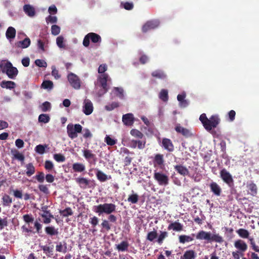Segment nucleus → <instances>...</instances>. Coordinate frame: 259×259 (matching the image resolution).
<instances>
[{"label": "nucleus", "mask_w": 259, "mask_h": 259, "mask_svg": "<svg viewBox=\"0 0 259 259\" xmlns=\"http://www.w3.org/2000/svg\"><path fill=\"white\" fill-rule=\"evenodd\" d=\"M74 128V127L72 124H69L67 126V132L68 135L72 139L77 137V134Z\"/></svg>", "instance_id": "24"}, {"label": "nucleus", "mask_w": 259, "mask_h": 259, "mask_svg": "<svg viewBox=\"0 0 259 259\" xmlns=\"http://www.w3.org/2000/svg\"><path fill=\"white\" fill-rule=\"evenodd\" d=\"M195 234H192L191 235H182L179 237V241L180 243L185 244L187 242L193 241Z\"/></svg>", "instance_id": "19"}, {"label": "nucleus", "mask_w": 259, "mask_h": 259, "mask_svg": "<svg viewBox=\"0 0 259 259\" xmlns=\"http://www.w3.org/2000/svg\"><path fill=\"white\" fill-rule=\"evenodd\" d=\"M72 169L74 172H81L85 170V165L81 163L76 162L72 164Z\"/></svg>", "instance_id": "26"}, {"label": "nucleus", "mask_w": 259, "mask_h": 259, "mask_svg": "<svg viewBox=\"0 0 259 259\" xmlns=\"http://www.w3.org/2000/svg\"><path fill=\"white\" fill-rule=\"evenodd\" d=\"M47 147L46 145H38L35 148L36 152L40 154H42L45 152V148Z\"/></svg>", "instance_id": "45"}, {"label": "nucleus", "mask_w": 259, "mask_h": 259, "mask_svg": "<svg viewBox=\"0 0 259 259\" xmlns=\"http://www.w3.org/2000/svg\"><path fill=\"white\" fill-rule=\"evenodd\" d=\"M105 142L109 146H113L116 143V140L112 139L109 136H106L105 138Z\"/></svg>", "instance_id": "50"}, {"label": "nucleus", "mask_w": 259, "mask_h": 259, "mask_svg": "<svg viewBox=\"0 0 259 259\" xmlns=\"http://www.w3.org/2000/svg\"><path fill=\"white\" fill-rule=\"evenodd\" d=\"M11 152L15 159H18L21 161H23L24 160V155L22 154L19 153L17 150H15L14 151L12 150Z\"/></svg>", "instance_id": "41"}, {"label": "nucleus", "mask_w": 259, "mask_h": 259, "mask_svg": "<svg viewBox=\"0 0 259 259\" xmlns=\"http://www.w3.org/2000/svg\"><path fill=\"white\" fill-rule=\"evenodd\" d=\"M89 223L92 225V227H96L99 223V219L96 217L94 216L90 219Z\"/></svg>", "instance_id": "57"}, {"label": "nucleus", "mask_w": 259, "mask_h": 259, "mask_svg": "<svg viewBox=\"0 0 259 259\" xmlns=\"http://www.w3.org/2000/svg\"><path fill=\"white\" fill-rule=\"evenodd\" d=\"M128 243L126 241H123L120 244L116 245V248L119 251H125L128 249Z\"/></svg>", "instance_id": "29"}, {"label": "nucleus", "mask_w": 259, "mask_h": 259, "mask_svg": "<svg viewBox=\"0 0 259 259\" xmlns=\"http://www.w3.org/2000/svg\"><path fill=\"white\" fill-rule=\"evenodd\" d=\"M26 168V174L28 177L33 175L35 171V169L32 163H29L25 166Z\"/></svg>", "instance_id": "31"}, {"label": "nucleus", "mask_w": 259, "mask_h": 259, "mask_svg": "<svg viewBox=\"0 0 259 259\" xmlns=\"http://www.w3.org/2000/svg\"><path fill=\"white\" fill-rule=\"evenodd\" d=\"M236 115V112L234 110H232L228 113V119L230 121L232 122L234 120Z\"/></svg>", "instance_id": "60"}, {"label": "nucleus", "mask_w": 259, "mask_h": 259, "mask_svg": "<svg viewBox=\"0 0 259 259\" xmlns=\"http://www.w3.org/2000/svg\"><path fill=\"white\" fill-rule=\"evenodd\" d=\"M53 157L54 159L58 162H64L65 161V156L61 154H55Z\"/></svg>", "instance_id": "51"}, {"label": "nucleus", "mask_w": 259, "mask_h": 259, "mask_svg": "<svg viewBox=\"0 0 259 259\" xmlns=\"http://www.w3.org/2000/svg\"><path fill=\"white\" fill-rule=\"evenodd\" d=\"M107 66L105 64H101L98 68V73L101 74H104V72L107 70Z\"/></svg>", "instance_id": "64"}, {"label": "nucleus", "mask_w": 259, "mask_h": 259, "mask_svg": "<svg viewBox=\"0 0 259 259\" xmlns=\"http://www.w3.org/2000/svg\"><path fill=\"white\" fill-rule=\"evenodd\" d=\"M220 122V119L217 115H212L207 119L206 124H204V128L208 132H210L213 128H215Z\"/></svg>", "instance_id": "7"}, {"label": "nucleus", "mask_w": 259, "mask_h": 259, "mask_svg": "<svg viewBox=\"0 0 259 259\" xmlns=\"http://www.w3.org/2000/svg\"><path fill=\"white\" fill-rule=\"evenodd\" d=\"M41 248L44 251V252L47 255V256L50 257L53 255V247H50L47 245H44L41 246Z\"/></svg>", "instance_id": "37"}, {"label": "nucleus", "mask_w": 259, "mask_h": 259, "mask_svg": "<svg viewBox=\"0 0 259 259\" xmlns=\"http://www.w3.org/2000/svg\"><path fill=\"white\" fill-rule=\"evenodd\" d=\"M198 240H205L208 242H215L221 243L224 241L223 238L219 234H211L210 232L201 230L196 235Z\"/></svg>", "instance_id": "1"}, {"label": "nucleus", "mask_w": 259, "mask_h": 259, "mask_svg": "<svg viewBox=\"0 0 259 259\" xmlns=\"http://www.w3.org/2000/svg\"><path fill=\"white\" fill-rule=\"evenodd\" d=\"M113 90L115 92L117 96L120 98L123 97V90L122 88L115 87Z\"/></svg>", "instance_id": "62"}, {"label": "nucleus", "mask_w": 259, "mask_h": 259, "mask_svg": "<svg viewBox=\"0 0 259 259\" xmlns=\"http://www.w3.org/2000/svg\"><path fill=\"white\" fill-rule=\"evenodd\" d=\"M50 120V116H49V115L46 114H41L39 115L38 116V121L39 122L46 123L49 122Z\"/></svg>", "instance_id": "39"}, {"label": "nucleus", "mask_w": 259, "mask_h": 259, "mask_svg": "<svg viewBox=\"0 0 259 259\" xmlns=\"http://www.w3.org/2000/svg\"><path fill=\"white\" fill-rule=\"evenodd\" d=\"M176 171L180 175L185 177L189 174L188 169L185 166L182 164H178L174 166Z\"/></svg>", "instance_id": "14"}, {"label": "nucleus", "mask_w": 259, "mask_h": 259, "mask_svg": "<svg viewBox=\"0 0 259 259\" xmlns=\"http://www.w3.org/2000/svg\"><path fill=\"white\" fill-rule=\"evenodd\" d=\"M8 226L7 218H0V230H3L5 227Z\"/></svg>", "instance_id": "59"}, {"label": "nucleus", "mask_w": 259, "mask_h": 259, "mask_svg": "<svg viewBox=\"0 0 259 259\" xmlns=\"http://www.w3.org/2000/svg\"><path fill=\"white\" fill-rule=\"evenodd\" d=\"M0 85L2 88L12 90L16 87V83L12 81L3 80L1 82Z\"/></svg>", "instance_id": "23"}, {"label": "nucleus", "mask_w": 259, "mask_h": 259, "mask_svg": "<svg viewBox=\"0 0 259 259\" xmlns=\"http://www.w3.org/2000/svg\"><path fill=\"white\" fill-rule=\"evenodd\" d=\"M23 11L30 17H32L35 15L34 8L29 4H26L23 6Z\"/></svg>", "instance_id": "17"}, {"label": "nucleus", "mask_w": 259, "mask_h": 259, "mask_svg": "<svg viewBox=\"0 0 259 259\" xmlns=\"http://www.w3.org/2000/svg\"><path fill=\"white\" fill-rule=\"evenodd\" d=\"M6 37L8 39L14 38L16 36V30L13 27H9L6 33Z\"/></svg>", "instance_id": "33"}, {"label": "nucleus", "mask_w": 259, "mask_h": 259, "mask_svg": "<svg viewBox=\"0 0 259 259\" xmlns=\"http://www.w3.org/2000/svg\"><path fill=\"white\" fill-rule=\"evenodd\" d=\"M4 206H10L12 203V198L8 195L5 194L2 197Z\"/></svg>", "instance_id": "36"}, {"label": "nucleus", "mask_w": 259, "mask_h": 259, "mask_svg": "<svg viewBox=\"0 0 259 259\" xmlns=\"http://www.w3.org/2000/svg\"><path fill=\"white\" fill-rule=\"evenodd\" d=\"M96 176L97 177V179L101 182H104L106 181L107 180L111 179V176H107L105 173H104L102 171L97 169H96Z\"/></svg>", "instance_id": "18"}, {"label": "nucleus", "mask_w": 259, "mask_h": 259, "mask_svg": "<svg viewBox=\"0 0 259 259\" xmlns=\"http://www.w3.org/2000/svg\"><path fill=\"white\" fill-rule=\"evenodd\" d=\"M148 61H149L148 57L145 54L141 55V57L139 58V61H140V63L142 64H146V63H147L148 62Z\"/></svg>", "instance_id": "61"}, {"label": "nucleus", "mask_w": 259, "mask_h": 259, "mask_svg": "<svg viewBox=\"0 0 259 259\" xmlns=\"http://www.w3.org/2000/svg\"><path fill=\"white\" fill-rule=\"evenodd\" d=\"M119 106L118 102H112L105 106V109L107 111H111Z\"/></svg>", "instance_id": "46"}, {"label": "nucleus", "mask_w": 259, "mask_h": 259, "mask_svg": "<svg viewBox=\"0 0 259 259\" xmlns=\"http://www.w3.org/2000/svg\"><path fill=\"white\" fill-rule=\"evenodd\" d=\"M93 111V105L92 102L89 99H85L83 106V112L87 115H90Z\"/></svg>", "instance_id": "12"}, {"label": "nucleus", "mask_w": 259, "mask_h": 259, "mask_svg": "<svg viewBox=\"0 0 259 259\" xmlns=\"http://www.w3.org/2000/svg\"><path fill=\"white\" fill-rule=\"evenodd\" d=\"M101 226L107 231L111 229V225L109 224V221L106 220H103Z\"/></svg>", "instance_id": "56"}, {"label": "nucleus", "mask_w": 259, "mask_h": 259, "mask_svg": "<svg viewBox=\"0 0 259 259\" xmlns=\"http://www.w3.org/2000/svg\"><path fill=\"white\" fill-rule=\"evenodd\" d=\"M175 130L177 133L181 134L184 136L188 137L190 135V131L188 129L181 126L180 124L176 125Z\"/></svg>", "instance_id": "25"}, {"label": "nucleus", "mask_w": 259, "mask_h": 259, "mask_svg": "<svg viewBox=\"0 0 259 259\" xmlns=\"http://www.w3.org/2000/svg\"><path fill=\"white\" fill-rule=\"evenodd\" d=\"M59 212L63 217H68L69 215H72L73 214L72 210L69 207L66 208L64 210H60Z\"/></svg>", "instance_id": "38"}, {"label": "nucleus", "mask_w": 259, "mask_h": 259, "mask_svg": "<svg viewBox=\"0 0 259 259\" xmlns=\"http://www.w3.org/2000/svg\"><path fill=\"white\" fill-rule=\"evenodd\" d=\"M163 147L169 152H172L174 150V146L169 139L163 138Z\"/></svg>", "instance_id": "20"}, {"label": "nucleus", "mask_w": 259, "mask_h": 259, "mask_svg": "<svg viewBox=\"0 0 259 259\" xmlns=\"http://www.w3.org/2000/svg\"><path fill=\"white\" fill-rule=\"evenodd\" d=\"M38 188L40 192L44 193L45 194H48L50 193L49 188L47 185H39L38 186Z\"/></svg>", "instance_id": "49"}, {"label": "nucleus", "mask_w": 259, "mask_h": 259, "mask_svg": "<svg viewBox=\"0 0 259 259\" xmlns=\"http://www.w3.org/2000/svg\"><path fill=\"white\" fill-rule=\"evenodd\" d=\"M51 31L52 34L54 35H58L60 32V28L57 25H53L51 27Z\"/></svg>", "instance_id": "55"}, {"label": "nucleus", "mask_w": 259, "mask_h": 259, "mask_svg": "<svg viewBox=\"0 0 259 259\" xmlns=\"http://www.w3.org/2000/svg\"><path fill=\"white\" fill-rule=\"evenodd\" d=\"M116 206L113 203H105L98 205H95L93 207V211L101 215L103 213L110 214L116 211Z\"/></svg>", "instance_id": "2"}, {"label": "nucleus", "mask_w": 259, "mask_h": 259, "mask_svg": "<svg viewBox=\"0 0 259 259\" xmlns=\"http://www.w3.org/2000/svg\"><path fill=\"white\" fill-rule=\"evenodd\" d=\"M251 195H254L257 193V187L255 184L251 182L247 186Z\"/></svg>", "instance_id": "40"}, {"label": "nucleus", "mask_w": 259, "mask_h": 259, "mask_svg": "<svg viewBox=\"0 0 259 259\" xmlns=\"http://www.w3.org/2000/svg\"><path fill=\"white\" fill-rule=\"evenodd\" d=\"M23 220L25 222L26 225H23L21 228V231L25 237H28L31 234H34L35 232L33 231L31 227H29V224L32 223L34 218L32 214H25L22 217Z\"/></svg>", "instance_id": "4"}, {"label": "nucleus", "mask_w": 259, "mask_h": 259, "mask_svg": "<svg viewBox=\"0 0 259 259\" xmlns=\"http://www.w3.org/2000/svg\"><path fill=\"white\" fill-rule=\"evenodd\" d=\"M234 246L238 249L241 252H245L247 249V245L244 241L238 239L235 241Z\"/></svg>", "instance_id": "13"}, {"label": "nucleus", "mask_w": 259, "mask_h": 259, "mask_svg": "<svg viewBox=\"0 0 259 259\" xmlns=\"http://www.w3.org/2000/svg\"><path fill=\"white\" fill-rule=\"evenodd\" d=\"M54 87V84L53 81L50 80H44L42 83L41 84V88L47 90L48 91H50L53 89Z\"/></svg>", "instance_id": "30"}, {"label": "nucleus", "mask_w": 259, "mask_h": 259, "mask_svg": "<svg viewBox=\"0 0 259 259\" xmlns=\"http://www.w3.org/2000/svg\"><path fill=\"white\" fill-rule=\"evenodd\" d=\"M56 42L57 46L60 48H64L65 46L64 44V37L62 36H60L57 38Z\"/></svg>", "instance_id": "52"}, {"label": "nucleus", "mask_w": 259, "mask_h": 259, "mask_svg": "<svg viewBox=\"0 0 259 259\" xmlns=\"http://www.w3.org/2000/svg\"><path fill=\"white\" fill-rule=\"evenodd\" d=\"M30 39L28 37H26L23 40L17 41L16 43V46L18 48L25 49L30 46Z\"/></svg>", "instance_id": "22"}, {"label": "nucleus", "mask_w": 259, "mask_h": 259, "mask_svg": "<svg viewBox=\"0 0 259 259\" xmlns=\"http://www.w3.org/2000/svg\"><path fill=\"white\" fill-rule=\"evenodd\" d=\"M35 64L36 66L40 67H47V63L42 60L37 59L35 61Z\"/></svg>", "instance_id": "58"}, {"label": "nucleus", "mask_w": 259, "mask_h": 259, "mask_svg": "<svg viewBox=\"0 0 259 259\" xmlns=\"http://www.w3.org/2000/svg\"><path fill=\"white\" fill-rule=\"evenodd\" d=\"M196 257V253L193 250H188L185 252L183 256L181 259H194Z\"/></svg>", "instance_id": "32"}, {"label": "nucleus", "mask_w": 259, "mask_h": 259, "mask_svg": "<svg viewBox=\"0 0 259 259\" xmlns=\"http://www.w3.org/2000/svg\"><path fill=\"white\" fill-rule=\"evenodd\" d=\"M88 35L92 42L100 43L101 42L102 39L101 36L99 34L94 32H90L88 33Z\"/></svg>", "instance_id": "28"}, {"label": "nucleus", "mask_w": 259, "mask_h": 259, "mask_svg": "<svg viewBox=\"0 0 259 259\" xmlns=\"http://www.w3.org/2000/svg\"><path fill=\"white\" fill-rule=\"evenodd\" d=\"M121 5H123V8L127 10H131L134 8V5L132 3L125 2L124 3H121Z\"/></svg>", "instance_id": "63"}, {"label": "nucleus", "mask_w": 259, "mask_h": 259, "mask_svg": "<svg viewBox=\"0 0 259 259\" xmlns=\"http://www.w3.org/2000/svg\"><path fill=\"white\" fill-rule=\"evenodd\" d=\"M67 78L72 88L76 90L80 89L81 81L78 76L71 72L68 74Z\"/></svg>", "instance_id": "8"}, {"label": "nucleus", "mask_w": 259, "mask_h": 259, "mask_svg": "<svg viewBox=\"0 0 259 259\" xmlns=\"http://www.w3.org/2000/svg\"><path fill=\"white\" fill-rule=\"evenodd\" d=\"M46 234L50 236L57 235L58 234V229H55L54 226H47L45 228Z\"/></svg>", "instance_id": "34"}, {"label": "nucleus", "mask_w": 259, "mask_h": 259, "mask_svg": "<svg viewBox=\"0 0 259 259\" xmlns=\"http://www.w3.org/2000/svg\"><path fill=\"white\" fill-rule=\"evenodd\" d=\"M54 164L50 160H46L45 162V168L48 171H50L54 168Z\"/></svg>", "instance_id": "53"}, {"label": "nucleus", "mask_w": 259, "mask_h": 259, "mask_svg": "<svg viewBox=\"0 0 259 259\" xmlns=\"http://www.w3.org/2000/svg\"><path fill=\"white\" fill-rule=\"evenodd\" d=\"M122 122L128 126L132 125L134 122V115L132 113H127L122 116Z\"/></svg>", "instance_id": "15"}, {"label": "nucleus", "mask_w": 259, "mask_h": 259, "mask_svg": "<svg viewBox=\"0 0 259 259\" xmlns=\"http://www.w3.org/2000/svg\"><path fill=\"white\" fill-rule=\"evenodd\" d=\"M159 25L160 22L157 20L148 21L143 26L142 31L145 33L149 30L157 28Z\"/></svg>", "instance_id": "11"}, {"label": "nucleus", "mask_w": 259, "mask_h": 259, "mask_svg": "<svg viewBox=\"0 0 259 259\" xmlns=\"http://www.w3.org/2000/svg\"><path fill=\"white\" fill-rule=\"evenodd\" d=\"M210 191L217 196L221 195L222 189L220 186L216 183L212 182L209 185Z\"/></svg>", "instance_id": "16"}, {"label": "nucleus", "mask_w": 259, "mask_h": 259, "mask_svg": "<svg viewBox=\"0 0 259 259\" xmlns=\"http://www.w3.org/2000/svg\"><path fill=\"white\" fill-rule=\"evenodd\" d=\"M82 152L83 156L89 162H90L91 159H93L95 161L96 155L92 153V151L85 149L83 150Z\"/></svg>", "instance_id": "27"}, {"label": "nucleus", "mask_w": 259, "mask_h": 259, "mask_svg": "<svg viewBox=\"0 0 259 259\" xmlns=\"http://www.w3.org/2000/svg\"><path fill=\"white\" fill-rule=\"evenodd\" d=\"M220 177L229 186H231L233 184V179L232 175L225 168L221 170Z\"/></svg>", "instance_id": "10"}, {"label": "nucleus", "mask_w": 259, "mask_h": 259, "mask_svg": "<svg viewBox=\"0 0 259 259\" xmlns=\"http://www.w3.org/2000/svg\"><path fill=\"white\" fill-rule=\"evenodd\" d=\"M238 235L242 238H248L252 249L255 252H259V246L256 245L252 237L249 238V232L244 229H239L236 231Z\"/></svg>", "instance_id": "5"}, {"label": "nucleus", "mask_w": 259, "mask_h": 259, "mask_svg": "<svg viewBox=\"0 0 259 259\" xmlns=\"http://www.w3.org/2000/svg\"><path fill=\"white\" fill-rule=\"evenodd\" d=\"M108 80V75L106 73L101 74L98 78V81L100 84V86L102 88L103 92L100 95L106 93L108 90L107 81Z\"/></svg>", "instance_id": "9"}, {"label": "nucleus", "mask_w": 259, "mask_h": 259, "mask_svg": "<svg viewBox=\"0 0 259 259\" xmlns=\"http://www.w3.org/2000/svg\"><path fill=\"white\" fill-rule=\"evenodd\" d=\"M186 97V94L185 93L182 94H179L177 96V99L179 102H185V105H184V107H186L188 103L185 98Z\"/></svg>", "instance_id": "54"}, {"label": "nucleus", "mask_w": 259, "mask_h": 259, "mask_svg": "<svg viewBox=\"0 0 259 259\" xmlns=\"http://www.w3.org/2000/svg\"><path fill=\"white\" fill-rule=\"evenodd\" d=\"M34 178L39 183H42L44 182L45 175L44 172L38 171Z\"/></svg>", "instance_id": "44"}, {"label": "nucleus", "mask_w": 259, "mask_h": 259, "mask_svg": "<svg viewBox=\"0 0 259 259\" xmlns=\"http://www.w3.org/2000/svg\"><path fill=\"white\" fill-rule=\"evenodd\" d=\"M139 200V196L137 194H133L129 195L127 201L132 203L133 204H136Z\"/></svg>", "instance_id": "42"}, {"label": "nucleus", "mask_w": 259, "mask_h": 259, "mask_svg": "<svg viewBox=\"0 0 259 259\" xmlns=\"http://www.w3.org/2000/svg\"><path fill=\"white\" fill-rule=\"evenodd\" d=\"M40 108L42 112H45L49 111L51 108V103L46 101L40 106Z\"/></svg>", "instance_id": "43"}, {"label": "nucleus", "mask_w": 259, "mask_h": 259, "mask_svg": "<svg viewBox=\"0 0 259 259\" xmlns=\"http://www.w3.org/2000/svg\"><path fill=\"white\" fill-rule=\"evenodd\" d=\"M168 228L176 231H181L183 230V225L179 222H175L169 224Z\"/></svg>", "instance_id": "35"}, {"label": "nucleus", "mask_w": 259, "mask_h": 259, "mask_svg": "<svg viewBox=\"0 0 259 259\" xmlns=\"http://www.w3.org/2000/svg\"><path fill=\"white\" fill-rule=\"evenodd\" d=\"M56 250L57 252H63L65 253L67 251V243L65 241L59 242L56 246Z\"/></svg>", "instance_id": "21"}, {"label": "nucleus", "mask_w": 259, "mask_h": 259, "mask_svg": "<svg viewBox=\"0 0 259 259\" xmlns=\"http://www.w3.org/2000/svg\"><path fill=\"white\" fill-rule=\"evenodd\" d=\"M130 133L133 136L140 139H142L143 137V134L140 131L136 129L132 130Z\"/></svg>", "instance_id": "48"}, {"label": "nucleus", "mask_w": 259, "mask_h": 259, "mask_svg": "<svg viewBox=\"0 0 259 259\" xmlns=\"http://www.w3.org/2000/svg\"><path fill=\"white\" fill-rule=\"evenodd\" d=\"M157 233L156 231H151L148 233L147 239L150 241H153L157 238Z\"/></svg>", "instance_id": "47"}, {"label": "nucleus", "mask_w": 259, "mask_h": 259, "mask_svg": "<svg viewBox=\"0 0 259 259\" xmlns=\"http://www.w3.org/2000/svg\"><path fill=\"white\" fill-rule=\"evenodd\" d=\"M75 182L78 184L79 187L82 189L92 188L94 187L95 184L94 180L86 178L78 177L75 179Z\"/></svg>", "instance_id": "6"}, {"label": "nucleus", "mask_w": 259, "mask_h": 259, "mask_svg": "<svg viewBox=\"0 0 259 259\" xmlns=\"http://www.w3.org/2000/svg\"><path fill=\"white\" fill-rule=\"evenodd\" d=\"M0 69L3 73H6L11 79H15L18 73L17 68L13 66L9 61L2 62L0 63Z\"/></svg>", "instance_id": "3"}]
</instances>
